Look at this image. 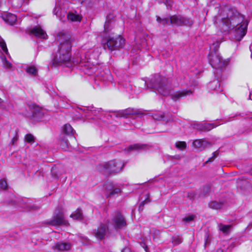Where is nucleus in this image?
Here are the masks:
<instances>
[{
	"mask_svg": "<svg viewBox=\"0 0 252 252\" xmlns=\"http://www.w3.org/2000/svg\"><path fill=\"white\" fill-rule=\"evenodd\" d=\"M114 16L112 14H109L106 17L105 23L104 25V32L108 34L112 30L114 23Z\"/></svg>",
	"mask_w": 252,
	"mask_h": 252,
	"instance_id": "nucleus-11",
	"label": "nucleus"
},
{
	"mask_svg": "<svg viewBox=\"0 0 252 252\" xmlns=\"http://www.w3.org/2000/svg\"><path fill=\"white\" fill-rule=\"evenodd\" d=\"M249 98L251 100H252V93H250Z\"/></svg>",
	"mask_w": 252,
	"mask_h": 252,
	"instance_id": "nucleus-44",
	"label": "nucleus"
},
{
	"mask_svg": "<svg viewBox=\"0 0 252 252\" xmlns=\"http://www.w3.org/2000/svg\"><path fill=\"white\" fill-rule=\"evenodd\" d=\"M108 226L106 224H101L99 227L94 232L95 236L98 239H102L108 230Z\"/></svg>",
	"mask_w": 252,
	"mask_h": 252,
	"instance_id": "nucleus-12",
	"label": "nucleus"
},
{
	"mask_svg": "<svg viewBox=\"0 0 252 252\" xmlns=\"http://www.w3.org/2000/svg\"><path fill=\"white\" fill-rule=\"evenodd\" d=\"M146 113L141 111H134L133 109H127L120 112L121 116L126 117L130 115H145Z\"/></svg>",
	"mask_w": 252,
	"mask_h": 252,
	"instance_id": "nucleus-16",
	"label": "nucleus"
},
{
	"mask_svg": "<svg viewBox=\"0 0 252 252\" xmlns=\"http://www.w3.org/2000/svg\"><path fill=\"white\" fill-rule=\"evenodd\" d=\"M215 126L213 124H198L196 125V128L201 131H209L215 127Z\"/></svg>",
	"mask_w": 252,
	"mask_h": 252,
	"instance_id": "nucleus-20",
	"label": "nucleus"
},
{
	"mask_svg": "<svg viewBox=\"0 0 252 252\" xmlns=\"http://www.w3.org/2000/svg\"><path fill=\"white\" fill-rule=\"evenodd\" d=\"M209 206L212 209L217 210L223 208L225 205L223 202L213 201L209 203Z\"/></svg>",
	"mask_w": 252,
	"mask_h": 252,
	"instance_id": "nucleus-23",
	"label": "nucleus"
},
{
	"mask_svg": "<svg viewBox=\"0 0 252 252\" xmlns=\"http://www.w3.org/2000/svg\"><path fill=\"white\" fill-rule=\"evenodd\" d=\"M216 252H222V251L221 249H219Z\"/></svg>",
	"mask_w": 252,
	"mask_h": 252,
	"instance_id": "nucleus-46",
	"label": "nucleus"
},
{
	"mask_svg": "<svg viewBox=\"0 0 252 252\" xmlns=\"http://www.w3.org/2000/svg\"><path fill=\"white\" fill-rule=\"evenodd\" d=\"M56 172V168H52V170H51V173H52V174L54 176V177L55 178H58L59 176V175L57 173V174H55V172Z\"/></svg>",
	"mask_w": 252,
	"mask_h": 252,
	"instance_id": "nucleus-38",
	"label": "nucleus"
},
{
	"mask_svg": "<svg viewBox=\"0 0 252 252\" xmlns=\"http://www.w3.org/2000/svg\"><path fill=\"white\" fill-rule=\"evenodd\" d=\"M149 194H148L147 198L143 201H142L141 203V204H140V206H139L140 208L142 207H143L145 203L150 202V200L149 199Z\"/></svg>",
	"mask_w": 252,
	"mask_h": 252,
	"instance_id": "nucleus-35",
	"label": "nucleus"
},
{
	"mask_svg": "<svg viewBox=\"0 0 252 252\" xmlns=\"http://www.w3.org/2000/svg\"><path fill=\"white\" fill-rule=\"evenodd\" d=\"M0 47L1 48V50L3 51V52H4L6 54H8V53L5 41L3 39H1L0 41Z\"/></svg>",
	"mask_w": 252,
	"mask_h": 252,
	"instance_id": "nucleus-30",
	"label": "nucleus"
},
{
	"mask_svg": "<svg viewBox=\"0 0 252 252\" xmlns=\"http://www.w3.org/2000/svg\"><path fill=\"white\" fill-rule=\"evenodd\" d=\"M124 165L125 164L121 161L111 160L98 165L97 168L99 172L106 176H109L120 172Z\"/></svg>",
	"mask_w": 252,
	"mask_h": 252,
	"instance_id": "nucleus-3",
	"label": "nucleus"
},
{
	"mask_svg": "<svg viewBox=\"0 0 252 252\" xmlns=\"http://www.w3.org/2000/svg\"><path fill=\"white\" fill-rule=\"evenodd\" d=\"M219 155V152L218 151H215L213 153V157L214 158H216V157H217Z\"/></svg>",
	"mask_w": 252,
	"mask_h": 252,
	"instance_id": "nucleus-40",
	"label": "nucleus"
},
{
	"mask_svg": "<svg viewBox=\"0 0 252 252\" xmlns=\"http://www.w3.org/2000/svg\"><path fill=\"white\" fill-rule=\"evenodd\" d=\"M170 24L177 26H191L192 22L180 15H173L170 17Z\"/></svg>",
	"mask_w": 252,
	"mask_h": 252,
	"instance_id": "nucleus-8",
	"label": "nucleus"
},
{
	"mask_svg": "<svg viewBox=\"0 0 252 252\" xmlns=\"http://www.w3.org/2000/svg\"><path fill=\"white\" fill-rule=\"evenodd\" d=\"M176 147L180 149H184L186 148V143L185 142H178L176 143Z\"/></svg>",
	"mask_w": 252,
	"mask_h": 252,
	"instance_id": "nucleus-34",
	"label": "nucleus"
},
{
	"mask_svg": "<svg viewBox=\"0 0 252 252\" xmlns=\"http://www.w3.org/2000/svg\"><path fill=\"white\" fill-rule=\"evenodd\" d=\"M25 70L28 73L33 76H36L37 74V69L33 65L27 66Z\"/></svg>",
	"mask_w": 252,
	"mask_h": 252,
	"instance_id": "nucleus-26",
	"label": "nucleus"
},
{
	"mask_svg": "<svg viewBox=\"0 0 252 252\" xmlns=\"http://www.w3.org/2000/svg\"><path fill=\"white\" fill-rule=\"evenodd\" d=\"M60 146L61 148L65 150L66 151L69 148V144L67 141V139L65 137H63L60 140Z\"/></svg>",
	"mask_w": 252,
	"mask_h": 252,
	"instance_id": "nucleus-27",
	"label": "nucleus"
},
{
	"mask_svg": "<svg viewBox=\"0 0 252 252\" xmlns=\"http://www.w3.org/2000/svg\"><path fill=\"white\" fill-rule=\"evenodd\" d=\"M71 248V244L68 243H57L52 247V249L57 252H63L69 251Z\"/></svg>",
	"mask_w": 252,
	"mask_h": 252,
	"instance_id": "nucleus-13",
	"label": "nucleus"
},
{
	"mask_svg": "<svg viewBox=\"0 0 252 252\" xmlns=\"http://www.w3.org/2000/svg\"><path fill=\"white\" fill-rule=\"evenodd\" d=\"M125 43V40L120 36L115 38L110 37L107 39L106 44L104 45V48L107 46L108 49L110 51L117 50L119 48L123 47Z\"/></svg>",
	"mask_w": 252,
	"mask_h": 252,
	"instance_id": "nucleus-7",
	"label": "nucleus"
},
{
	"mask_svg": "<svg viewBox=\"0 0 252 252\" xmlns=\"http://www.w3.org/2000/svg\"><path fill=\"white\" fill-rule=\"evenodd\" d=\"M3 20L8 24L13 25L16 22L17 17L14 14L7 13L2 16Z\"/></svg>",
	"mask_w": 252,
	"mask_h": 252,
	"instance_id": "nucleus-18",
	"label": "nucleus"
},
{
	"mask_svg": "<svg viewBox=\"0 0 252 252\" xmlns=\"http://www.w3.org/2000/svg\"><path fill=\"white\" fill-rule=\"evenodd\" d=\"M4 65L7 68H11L12 66L11 63L6 60L4 62Z\"/></svg>",
	"mask_w": 252,
	"mask_h": 252,
	"instance_id": "nucleus-36",
	"label": "nucleus"
},
{
	"mask_svg": "<svg viewBox=\"0 0 252 252\" xmlns=\"http://www.w3.org/2000/svg\"><path fill=\"white\" fill-rule=\"evenodd\" d=\"M251 172H252V171Z\"/></svg>",
	"mask_w": 252,
	"mask_h": 252,
	"instance_id": "nucleus-49",
	"label": "nucleus"
},
{
	"mask_svg": "<svg viewBox=\"0 0 252 252\" xmlns=\"http://www.w3.org/2000/svg\"><path fill=\"white\" fill-rule=\"evenodd\" d=\"M67 17L68 20L72 22H80L82 19V17L80 15L72 12L68 13Z\"/></svg>",
	"mask_w": 252,
	"mask_h": 252,
	"instance_id": "nucleus-24",
	"label": "nucleus"
},
{
	"mask_svg": "<svg viewBox=\"0 0 252 252\" xmlns=\"http://www.w3.org/2000/svg\"><path fill=\"white\" fill-rule=\"evenodd\" d=\"M64 132L68 135L73 134L74 130L71 125L69 124H66L64 126Z\"/></svg>",
	"mask_w": 252,
	"mask_h": 252,
	"instance_id": "nucleus-28",
	"label": "nucleus"
},
{
	"mask_svg": "<svg viewBox=\"0 0 252 252\" xmlns=\"http://www.w3.org/2000/svg\"><path fill=\"white\" fill-rule=\"evenodd\" d=\"M192 145L195 148H200L201 150H204L211 145L209 142L204 139H196L193 142Z\"/></svg>",
	"mask_w": 252,
	"mask_h": 252,
	"instance_id": "nucleus-14",
	"label": "nucleus"
},
{
	"mask_svg": "<svg viewBox=\"0 0 252 252\" xmlns=\"http://www.w3.org/2000/svg\"><path fill=\"white\" fill-rule=\"evenodd\" d=\"M122 252H131V251L129 248H125L122 251Z\"/></svg>",
	"mask_w": 252,
	"mask_h": 252,
	"instance_id": "nucleus-41",
	"label": "nucleus"
},
{
	"mask_svg": "<svg viewBox=\"0 0 252 252\" xmlns=\"http://www.w3.org/2000/svg\"><path fill=\"white\" fill-rule=\"evenodd\" d=\"M3 102V100L0 98V104H2Z\"/></svg>",
	"mask_w": 252,
	"mask_h": 252,
	"instance_id": "nucleus-45",
	"label": "nucleus"
},
{
	"mask_svg": "<svg viewBox=\"0 0 252 252\" xmlns=\"http://www.w3.org/2000/svg\"><path fill=\"white\" fill-rule=\"evenodd\" d=\"M182 240L179 236H174L172 238V242L174 245H178L182 243Z\"/></svg>",
	"mask_w": 252,
	"mask_h": 252,
	"instance_id": "nucleus-33",
	"label": "nucleus"
},
{
	"mask_svg": "<svg viewBox=\"0 0 252 252\" xmlns=\"http://www.w3.org/2000/svg\"><path fill=\"white\" fill-rule=\"evenodd\" d=\"M209 60L212 66L216 69H221L225 67L227 63L223 61L217 51H212L209 55Z\"/></svg>",
	"mask_w": 252,
	"mask_h": 252,
	"instance_id": "nucleus-5",
	"label": "nucleus"
},
{
	"mask_svg": "<svg viewBox=\"0 0 252 252\" xmlns=\"http://www.w3.org/2000/svg\"><path fill=\"white\" fill-rule=\"evenodd\" d=\"M58 36L60 45L54 58V62L58 65L69 63L71 57V36L68 33L62 32L59 33Z\"/></svg>",
	"mask_w": 252,
	"mask_h": 252,
	"instance_id": "nucleus-2",
	"label": "nucleus"
},
{
	"mask_svg": "<svg viewBox=\"0 0 252 252\" xmlns=\"http://www.w3.org/2000/svg\"><path fill=\"white\" fill-rule=\"evenodd\" d=\"M157 21L161 24L163 25H169L170 24V17L161 19L160 17L157 16Z\"/></svg>",
	"mask_w": 252,
	"mask_h": 252,
	"instance_id": "nucleus-29",
	"label": "nucleus"
},
{
	"mask_svg": "<svg viewBox=\"0 0 252 252\" xmlns=\"http://www.w3.org/2000/svg\"><path fill=\"white\" fill-rule=\"evenodd\" d=\"M25 140L29 143H33L34 142V137L31 134H27L25 137Z\"/></svg>",
	"mask_w": 252,
	"mask_h": 252,
	"instance_id": "nucleus-31",
	"label": "nucleus"
},
{
	"mask_svg": "<svg viewBox=\"0 0 252 252\" xmlns=\"http://www.w3.org/2000/svg\"><path fill=\"white\" fill-rule=\"evenodd\" d=\"M250 50L252 51V45H251L250 47Z\"/></svg>",
	"mask_w": 252,
	"mask_h": 252,
	"instance_id": "nucleus-47",
	"label": "nucleus"
},
{
	"mask_svg": "<svg viewBox=\"0 0 252 252\" xmlns=\"http://www.w3.org/2000/svg\"><path fill=\"white\" fill-rule=\"evenodd\" d=\"M49 225L52 226L68 225V221L65 219L64 212L63 209L57 210L55 212L52 219L47 222Z\"/></svg>",
	"mask_w": 252,
	"mask_h": 252,
	"instance_id": "nucleus-6",
	"label": "nucleus"
},
{
	"mask_svg": "<svg viewBox=\"0 0 252 252\" xmlns=\"http://www.w3.org/2000/svg\"><path fill=\"white\" fill-rule=\"evenodd\" d=\"M149 146L146 144H135L130 145L127 148L128 151H135L137 152L143 151L148 149Z\"/></svg>",
	"mask_w": 252,
	"mask_h": 252,
	"instance_id": "nucleus-15",
	"label": "nucleus"
},
{
	"mask_svg": "<svg viewBox=\"0 0 252 252\" xmlns=\"http://www.w3.org/2000/svg\"><path fill=\"white\" fill-rule=\"evenodd\" d=\"M70 217L72 218L73 220H83V216L82 210L80 208H78L75 211L70 215Z\"/></svg>",
	"mask_w": 252,
	"mask_h": 252,
	"instance_id": "nucleus-21",
	"label": "nucleus"
},
{
	"mask_svg": "<svg viewBox=\"0 0 252 252\" xmlns=\"http://www.w3.org/2000/svg\"><path fill=\"white\" fill-rule=\"evenodd\" d=\"M152 83V87L157 90L163 95H167L169 94L171 89L170 84L165 77H161L157 75L151 80Z\"/></svg>",
	"mask_w": 252,
	"mask_h": 252,
	"instance_id": "nucleus-4",
	"label": "nucleus"
},
{
	"mask_svg": "<svg viewBox=\"0 0 252 252\" xmlns=\"http://www.w3.org/2000/svg\"><path fill=\"white\" fill-rule=\"evenodd\" d=\"M251 58H252V55H251Z\"/></svg>",
	"mask_w": 252,
	"mask_h": 252,
	"instance_id": "nucleus-48",
	"label": "nucleus"
},
{
	"mask_svg": "<svg viewBox=\"0 0 252 252\" xmlns=\"http://www.w3.org/2000/svg\"><path fill=\"white\" fill-rule=\"evenodd\" d=\"M105 194L107 197H112L118 195L121 192L119 187L113 185L111 183H107L105 184Z\"/></svg>",
	"mask_w": 252,
	"mask_h": 252,
	"instance_id": "nucleus-9",
	"label": "nucleus"
},
{
	"mask_svg": "<svg viewBox=\"0 0 252 252\" xmlns=\"http://www.w3.org/2000/svg\"><path fill=\"white\" fill-rule=\"evenodd\" d=\"M223 14L221 18L222 29L224 31L236 27L235 38L241 40L245 36L247 30L248 22L244 21V17L237 11L227 7L224 8Z\"/></svg>",
	"mask_w": 252,
	"mask_h": 252,
	"instance_id": "nucleus-1",
	"label": "nucleus"
},
{
	"mask_svg": "<svg viewBox=\"0 0 252 252\" xmlns=\"http://www.w3.org/2000/svg\"><path fill=\"white\" fill-rule=\"evenodd\" d=\"M17 140V139L16 138H13L12 139V144H14V143Z\"/></svg>",
	"mask_w": 252,
	"mask_h": 252,
	"instance_id": "nucleus-43",
	"label": "nucleus"
},
{
	"mask_svg": "<svg viewBox=\"0 0 252 252\" xmlns=\"http://www.w3.org/2000/svg\"><path fill=\"white\" fill-rule=\"evenodd\" d=\"M192 92L190 90H184L177 92L173 95L172 99L175 101H177L180 98L185 97L187 95H189Z\"/></svg>",
	"mask_w": 252,
	"mask_h": 252,
	"instance_id": "nucleus-19",
	"label": "nucleus"
},
{
	"mask_svg": "<svg viewBox=\"0 0 252 252\" xmlns=\"http://www.w3.org/2000/svg\"><path fill=\"white\" fill-rule=\"evenodd\" d=\"M31 32L35 36L41 38H45L47 36L46 32L39 27L33 28Z\"/></svg>",
	"mask_w": 252,
	"mask_h": 252,
	"instance_id": "nucleus-17",
	"label": "nucleus"
},
{
	"mask_svg": "<svg viewBox=\"0 0 252 252\" xmlns=\"http://www.w3.org/2000/svg\"><path fill=\"white\" fill-rule=\"evenodd\" d=\"M112 222L114 227L116 229L122 228L126 224L125 219L119 212H117L115 214L112 219Z\"/></svg>",
	"mask_w": 252,
	"mask_h": 252,
	"instance_id": "nucleus-10",
	"label": "nucleus"
},
{
	"mask_svg": "<svg viewBox=\"0 0 252 252\" xmlns=\"http://www.w3.org/2000/svg\"><path fill=\"white\" fill-rule=\"evenodd\" d=\"M188 197H189L190 198H191L193 197V194L192 195L191 193H188Z\"/></svg>",
	"mask_w": 252,
	"mask_h": 252,
	"instance_id": "nucleus-42",
	"label": "nucleus"
},
{
	"mask_svg": "<svg viewBox=\"0 0 252 252\" xmlns=\"http://www.w3.org/2000/svg\"><path fill=\"white\" fill-rule=\"evenodd\" d=\"M7 188L8 186L6 181L4 179L0 180V189L5 190Z\"/></svg>",
	"mask_w": 252,
	"mask_h": 252,
	"instance_id": "nucleus-32",
	"label": "nucleus"
},
{
	"mask_svg": "<svg viewBox=\"0 0 252 252\" xmlns=\"http://www.w3.org/2000/svg\"><path fill=\"white\" fill-rule=\"evenodd\" d=\"M215 158H214L213 156L211 158H210L205 163V164H207V163H210V162H212L214 159H215Z\"/></svg>",
	"mask_w": 252,
	"mask_h": 252,
	"instance_id": "nucleus-39",
	"label": "nucleus"
},
{
	"mask_svg": "<svg viewBox=\"0 0 252 252\" xmlns=\"http://www.w3.org/2000/svg\"><path fill=\"white\" fill-rule=\"evenodd\" d=\"M193 218L194 217L193 216H190L184 218L183 220L186 222H189L193 220Z\"/></svg>",
	"mask_w": 252,
	"mask_h": 252,
	"instance_id": "nucleus-37",
	"label": "nucleus"
},
{
	"mask_svg": "<svg viewBox=\"0 0 252 252\" xmlns=\"http://www.w3.org/2000/svg\"><path fill=\"white\" fill-rule=\"evenodd\" d=\"M219 229L222 231L224 234H228L231 231L232 228V225H224L222 223L218 224Z\"/></svg>",
	"mask_w": 252,
	"mask_h": 252,
	"instance_id": "nucleus-22",
	"label": "nucleus"
},
{
	"mask_svg": "<svg viewBox=\"0 0 252 252\" xmlns=\"http://www.w3.org/2000/svg\"><path fill=\"white\" fill-rule=\"evenodd\" d=\"M31 110L32 111V117H34L37 115L39 116L40 114L41 109L35 104L30 106Z\"/></svg>",
	"mask_w": 252,
	"mask_h": 252,
	"instance_id": "nucleus-25",
	"label": "nucleus"
}]
</instances>
